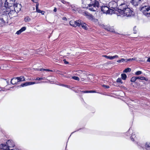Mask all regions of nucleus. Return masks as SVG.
I'll return each instance as SVG.
<instances>
[{
    "instance_id": "1",
    "label": "nucleus",
    "mask_w": 150,
    "mask_h": 150,
    "mask_svg": "<svg viewBox=\"0 0 150 150\" xmlns=\"http://www.w3.org/2000/svg\"><path fill=\"white\" fill-rule=\"evenodd\" d=\"M132 13V11L128 7V4L126 3H121L119 6L117 11H115L117 16L122 17L131 16L133 15Z\"/></svg>"
},
{
    "instance_id": "2",
    "label": "nucleus",
    "mask_w": 150,
    "mask_h": 150,
    "mask_svg": "<svg viewBox=\"0 0 150 150\" xmlns=\"http://www.w3.org/2000/svg\"><path fill=\"white\" fill-rule=\"evenodd\" d=\"M82 7L83 8H88L92 11H95L98 8L99 4L96 0H81Z\"/></svg>"
},
{
    "instance_id": "3",
    "label": "nucleus",
    "mask_w": 150,
    "mask_h": 150,
    "mask_svg": "<svg viewBox=\"0 0 150 150\" xmlns=\"http://www.w3.org/2000/svg\"><path fill=\"white\" fill-rule=\"evenodd\" d=\"M140 11L145 16L148 18H150V6H146L142 7Z\"/></svg>"
},
{
    "instance_id": "4",
    "label": "nucleus",
    "mask_w": 150,
    "mask_h": 150,
    "mask_svg": "<svg viewBox=\"0 0 150 150\" xmlns=\"http://www.w3.org/2000/svg\"><path fill=\"white\" fill-rule=\"evenodd\" d=\"M15 0H10V13H16V10L18 11L17 6L18 4H15Z\"/></svg>"
},
{
    "instance_id": "5",
    "label": "nucleus",
    "mask_w": 150,
    "mask_h": 150,
    "mask_svg": "<svg viewBox=\"0 0 150 150\" xmlns=\"http://www.w3.org/2000/svg\"><path fill=\"white\" fill-rule=\"evenodd\" d=\"M75 11H78L79 13H82V11L80 9V8H77L74 10ZM83 14L86 16V17L91 21H93L94 20V17L91 14L89 13L86 11L83 12Z\"/></svg>"
},
{
    "instance_id": "6",
    "label": "nucleus",
    "mask_w": 150,
    "mask_h": 150,
    "mask_svg": "<svg viewBox=\"0 0 150 150\" xmlns=\"http://www.w3.org/2000/svg\"><path fill=\"white\" fill-rule=\"evenodd\" d=\"M123 1L122 0H120L118 1L117 2V3L115 1H112L109 3L108 6L110 8H112L114 10H115V9H117V8L118 6V5H120V4L122 3V2Z\"/></svg>"
},
{
    "instance_id": "7",
    "label": "nucleus",
    "mask_w": 150,
    "mask_h": 150,
    "mask_svg": "<svg viewBox=\"0 0 150 150\" xmlns=\"http://www.w3.org/2000/svg\"><path fill=\"white\" fill-rule=\"evenodd\" d=\"M9 147L7 142L6 144H0V150H9Z\"/></svg>"
},
{
    "instance_id": "8",
    "label": "nucleus",
    "mask_w": 150,
    "mask_h": 150,
    "mask_svg": "<svg viewBox=\"0 0 150 150\" xmlns=\"http://www.w3.org/2000/svg\"><path fill=\"white\" fill-rule=\"evenodd\" d=\"M80 21V20L76 21H72L70 22V24L73 27H76V26L79 27V23Z\"/></svg>"
},
{
    "instance_id": "9",
    "label": "nucleus",
    "mask_w": 150,
    "mask_h": 150,
    "mask_svg": "<svg viewBox=\"0 0 150 150\" xmlns=\"http://www.w3.org/2000/svg\"><path fill=\"white\" fill-rule=\"evenodd\" d=\"M109 7L106 6H103L101 7V11L103 13L107 14L110 13L109 12Z\"/></svg>"
},
{
    "instance_id": "10",
    "label": "nucleus",
    "mask_w": 150,
    "mask_h": 150,
    "mask_svg": "<svg viewBox=\"0 0 150 150\" xmlns=\"http://www.w3.org/2000/svg\"><path fill=\"white\" fill-rule=\"evenodd\" d=\"M141 0H131L130 3L133 5L136 6L138 5L141 2Z\"/></svg>"
},
{
    "instance_id": "11",
    "label": "nucleus",
    "mask_w": 150,
    "mask_h": 150,
    "mask_svg": "<svg viewBox=\"0 0 150 150\" xmlns=\"http://www.w3.org/2000/svg\"><path fill=\"white\" fill-rule=\"evenodd\" d=\"M101 25L102 27H103L105 30H108V31H110L112 32H113L114 31V30L109 25L105 26L102 25Z\"/></svg>"
},
{
    "instance_id": "12",
    "label": "nucleus",
    "mask_w": 150,
    "mask_h": 150,
    "mask_svg": "<svg viewBox=\"0 0 150 150\" xmlns=\"http://www.w3.org/2000/svg\"><path fill=\"white\" fill-rule=\"evenodd\" d=\"M79 23H80L79 24V26H81L85 30L87 29V27L86 25V23H83L82 21L80 20V21H79Z\"/></svg>"
},
{
    "instance_id": "13",
    "label": "nucleus",
    "mask_w": 150,
    "mask_h": 150,
    "mask_svg": "<svg viewBox=\"0 0 150 150\" xmlns=\"http://www.w3.org/2000/svg\"><path fill=\"white\" fill-rule=\"evenodd\" d=\"M35 83L34 82H26L25 83H23L21 85V86L22 87H24L25 86H27L30 85H32L35 84Z\"/></svg>"
},
{
    "instance_id": "14",
    "label": "nucleus",
    "mask_w": 150,
    "mask_h": 150,
    "mask_svg": "<svg viewBox=\"0 0 150 150\" xmlns=\"http://www.w3.org/2000/svg\"><path fill=\"white\" fill-rule=\"evenodd\" d=\"M103 56L105 57L106 58L108 59H112L115 58H118V56L117 55H115V56H110L104 55Z\"/></svg>"
},
{
    "instance_id": "15",
    "label": "nucleus",
    "mask_w": 150,
    "mask_h": 150,
    "mask_svg": "<svg viewBox=\"0 0 150 150\" xmlns=\"http://www.w3.org/2000/svg\"><path fill=\"white\" fill-rule=\"evenodd\" d=\"M18 82V79L17 78H14L12 79L11 81V83L13 84H14L17 83Z\"/></svg>"
},
{
    "instance_id": "16",
    "label": "nucleus",
    "mask_w": 150,
    "mask_h": 150,
    "mask_svg": "<svg viewBox=\"0 0 150 150\" xmlns=\"http://www.w3.org/2000/svg\"><path fill=\"white\" fill-rule=\"evenodd\" d=\"M145 148L146 150H150V142H146L145 144Z\"/></svg>"
},
{
    "instance_id": "17",
    "label": "nucleus",
    "mask_w": 150,
    "mask_h": 150,
    "mask_svg": "<svg viewBox=\"0 0 150 150\" xmlns=\"http://www.w3.org/2000/svg\"><path fill=\"white\" fill-rule=\"evenodd\" d=\"M130 138L132 141L135 140L136 139L135 135L133 133H132V134H131Z\"/></svg>"
},
{
    "instance_id": "18",
    "label": "nucleus",
    "mask_w": 150,
    "mask_h": 150,
    "mask_svg": "<svg viewBox=\"0 0 150 150\" xmlns=\"http://www.w3.org/2000/svg\"><path fill=\"white\" fill-rule=\"evenodd\" d=\"M109 8H110L109 7ZM110 8H109V12L110 13H108V14H112L113 13H115V11H117L118 9L117 10L116 9H115V10H114V9H111Z\"/></svg>"
},
{
    "instance_id": "19",
    "label": "nucleus",
    "mask_w": 150,
    "mask_h": 150,
    "mask_svg": "<svg viewBox=\"0 0 150 150\" xmlns=\"http://www.w3.org/2000/svg\"><path fill=\"white\" fill-rule=\"evenodd\" d=\"M18 79V82L22 81L25 80V78L22 76H21L20 77H17Z\"/></svg>"
},
{
    "instance_id": "20",
    "label": "nucleus",
    "mask_w": 150,
    "mask_h": 150,
    "mask_svg": "<svg viewBox=\"0 0 150 150\" xmlns=\"http://www.w3.org/2000/svg\"><path fill=\"white\" fill-rule=\"evenodd\" d=\"M31 20V19L30 18H29V16H26V17L24 19V21L25 22H28L30 21Z\"/></svg>"
},
{
    "instance_id": "21",
    "label": "nucleus",
    "mask_w": 150,
    "mask_h": 150,
    "mask_svg": "<svg viewBox=\"0 0 150 150\" xmlns=\"http://www.w3.org/2000/svg\"><path fill=\"white\" fill-rule=\"evenodd\" d=\"M15 146V144L13 142L11 139H10V147H13Z\"/></svg>"
},
{
    "instance_id": "22",
    "label": "nucleus",
    "mask_w": 150,
    "mask_h": 150,
    "mask_svg": "<svg viewBox=\"0 0 150 150\" xmlns=\"http://www.w3.org/2000/svg\"><path fill=\"white\" fill-rule=\"evenodd\" d=\"M122 79L124 80H125L127 78V75L125 74H122L121 75Z\"/></svg>"
},
{
    "instance_id": "23",
    "label": "nucleus",
    "mask_w": 150,
    "mask_h": 150,
    "mask_svg": "<svg viewBox=\"0 0 150 150\" xmlns=\"http://www.w3.org/2000/svg\"><path fill=\"white\" fill-rule=\"evenodd\" d=\"M131 71V69L129 68H127L125 69L123 71V72L127 73Z\"/></svg>"
},
{
    "instance_id": "24",
    "label": "nucleus",
    "mask_w": 150,
    "mask_h": 150,
    "mask_svg": "<svg viewBox=\"0 0 150 150\" xmlns=\"http://www.w3.org/2000/svg\"><path fill=\"white\" fill-rule=\"evenodd\" d=\"M137 79H139L143 80H145V78L143 76H137L136 77Z\"/></svg>"
},
{
    "instance_id": "25",
    "label": "nucleus",
    "mask_w": 150,
    "mask_h": 150,
    "mask_svg": "<svg viewBox=\"0 0 150 150\" xmlns=\"http://www.w3.org/2000/svg\"><path fill=\"white\" fill-rule=\"evenodd\" d=\"M126 62V59H124L122 58L121 59L118 60L117 61V62L118 63H121L124 62Z\"/></svg>"
},
{
    "instance_id": "26",
    "label": "nucleus",
    "mask_w": 150,
    "mask_h": 150,
    "mask_svg": "<svg viewBox=\"0 0 150 150\" xmlns=\"http://www.w3.org/2000/svg\"><path fill=\"white\" fill-rule=\"evenodd\" d=\"M137 79L136 77H133L131 79V81L132 82H134Z\"/></svg>"
},
{
    "instance_id": "27",
    "label": "nucleus",
    "mask_w": 150,
    "mask_h": 150,
    "mask_svg": "<svg viewBox=\"0 0 150 150\" xmlns=\"http://www.w3.org/2000/svg\"><path fill=\"white\" fill-rule=\"evenodd\" d=\"M72 78L76 80L77 81H79V77L76 76H73L72 77Z\"/></svg>"
},
{
    "instance_id": "28",
    "label": "nucleus",
    "mask_w": 150,
    "mask_h": 150,
    "mask_svg": "<svg viewBox=\"0 0 150 150\" xmlns=\"http://www.w3.org/2000/svg\"><path fill=\"white\" fill-rule=\"evenodd\" d=\"M136 58H130L129 59H126V62H127V61H132L133 60H135Z\"/></svg>"
},
{
    "instance_id": "29",
    "label": "nucleus",
    "mask_w": 150,
    "mask_h": 150,
    "mask_svg": "<svg viewBox=\"0 0 150 150\" xmlns=\"http://www.w3.org/2000/svg\"><path fill=\"white\" fill-rule=\"evenodd\" d=\"M26 29V28L25 27H23L20 30L21 33H22L23 31H24Z\"/></svg>"
},
{
    "instance_id": "30",
    "label": "nucleus",
    "mask_w": 150,
    "mask_h": 150,
    "mask_svg": "<svg viewBox=\"0 0 150 150\" xmlns=\"http://www.w3.org/2000/svg\"><path fill=\"white\" fill-rule=\"evenodd\" d=\"M26 29V28L25 27H23L20 30L21 33H22L23 31H24Z\"/></svg>"
},
{
    "instance_id": "31",
    "label": "nucleus",
    "mask_w": 150,
    "mask_h": 150,
    "mask_svg": "<svg viewBox=\"0 0 150 150\" xmlns=\"http://www.w3.org/2000/svg\"><path fill=\"white\" fill-rule=\"evenodd\" d=\"M40 70L41 71H52V70L49 69H40Z\"/></svg>"
},
{
    "instance_id": "32",
    "label": "nucleus",
    "mask_w": 150,
    "mask_h": 150,
    "mask_svg": "<svg viewBox=\"0 0 150 150\" xmlns=\"http://www.w3.org/2000/svg\"><path fill=\"white\" fill-rule=\"evenodd\" d=\"M117 82L118 83H122V81L121 79L120 78H118L117 80Z\"/></svg>"
},
{
    "instance_id": "33",
    "label": "nucleus",
    "mask_w": 150,
    "mask_h": 150,
    "mask_svg": "<svg viewBox=\"0 0 150 150\" xmlns=\"http://www.w3.org/2000/svg\"><path fill=\"white\" fill-rule=\"evenodd\" d=\"M142 73V72L141 71H137L136 72L135 74L137 75H138L141 74Z\"/></svg>"
},
{
    "instance_id": "34",
    "label": "nucleus",
    "mask_w": 150,
    "mask_h": 150,
    "mask_svg": "<svg viewBox=\"0 0 150 150\" xmlns=\"http://www.w3.org/2000/svg\"><path fill=\"white\" fill-rule=\"evenodd\" d=\"M133 31L134 33V34L136 33L137 30H136V26H134L133 28Z\"/></svg>"
},
{
    "instance_id": "35",
    "label": "nucleus",
    "mask_w": 150,
    "mask_h": 150,
    "mask_svg": "<svg viewBox=\"0 0 150 150\" xmlns=\"http://www.w3.org/2000/svg\"><path fill=\"white\" fill-rule=\"evenodd\" d=\"M81 92L84 93H90V91H81Z\"/></svg>"
},
{
    "instance_id": "36",
    "label": "nucleus",
    "mask_w": 150,
    "mask_h": 150,
    "mask_svg": "<svg viewBox=\"0 0 150 150\" xmlns=\"http://www.w3.org/2000/svg\"><path fill=\"white\" fill-rule=\"evenodd\" d=\"M102 86L105 87L106 88H108L110 87L104 84L102 85Z\"/></svg>"
},
{
    "instance_id": "37",
    "label": "nucleus",
    "mask_w": 150,
    "mask_h": 150,
    "mask_svg": "<svg viewBox=\"0 0 150 150\" xmlns=\"http://www.w3.org/2000/svg\"><path fill=\"white\" fill-rule=\"evenodd\" d=\"M44 79H43L42 78H37L36 79V80H43Z\"/></svg>"
},
{
    "instance_id": "38",
    "label": "nucleus",
    "mask_w": 150,
    "mask_h": 150,
    "mask_svg": "<svg viewBox=\"0 0 150 150\" xmlns=\"http://www.w3.org/2000/svg\"><path fill=\"white\" fill-rule=\"evenodd\" d=\"M21 33V31H20V30L16 32V34L17 35H19Z\"/></svg>"
},
{
    "instance_id": "39",
    "label": "nucleus",
    "mask_w": 150,
    "mask_h": 150,
    "mask_svg": "<svg viewBox=\"0 0 150 150\" xmlns=\"http://www.w3.org/2000/svg\"><path fill=\"white\" fill-rule=\"evenodd\" d=\"M63 61L64 62V63L65 64H68V62L66 61V60L65 59H64L63 60Z\"/></svg>"
},
{
    "instance_id": "40",
    "label": "nucleus",
    "mask_w": 150,
    "mask_h": 150,
    "mask_svg": "<svg viewBox=\"0 0 150 150\" xmlns=\"http://www.w3.org/2000/svg\"><path fill=\"white\" fill-rule=\"evenodd\" d=\"M38 4H37L36 6V11L38 9Z\"/></svg>"
},
{
    "instance_id": "41",
    "label": "nucleus",
    "mask_w": 150,
    "mask_h": 150,
    "mask_svg": "<svg viewBox=\"0 0 150 150\" xmlns=\"http://www.w3.org/2000/svg\"><path fill=\"white\" fill-rule=\"evenodd\" d=\"M96 92L94 91H90V93H94Z\"/></svg>"
},
{
    "instance_id": "42",
    "label": "nucleus",
    "mask_w": 150,
    "mask_h": 150,
    "mask_svg": "<svg viewBox=\"0 0 150 150\" xmlns=\"http://www.w3.org/2000/svg\"><path fill=\"white\" fill-rule=\"evenodd\" d=\"M41 11H41L40 10L38 9L36 11V12H38V13H40V12Z\"/></svg>"
},
{
    "instance_id": "43",
    "label": "nucleus",
    "mask_w": 150,
    "mask_h": 150,
    "mask_svg": "<svg viewBox=\"0 0 150 150\" xmlns=\"http://www.w3.org/2000/svg\"><path fill=\"white\" fill-rule=\"evenodd\" d=\"M61 86H64L65 87H68V86L67 85H65L64 84H62L61 85Z\"/></svg>"
},
{
    "instance_id": "44",
    "label": "nucleus",
    "mask_w": 150,
    "mask_h": 150,
    "mask_svg": "<svg viewBox=\"0 0 150 150\" xmlns=\"http://www.w3.org/2000/svg\"><path fill=\"white\" fill-rule=\"evenodd\" d=\"M6 13V14H8V15L9 14V12H8V11H6V12H5V13Z\"/></svg>"
},
{
    "instance_id": "45",
    "label": "nucleus",
    "mask_w": 150,
    "mask_h": 150,
    "mask_svg": "<svg viewBox=\"0 0 150 150\" xmlns=\"http://www.w3.org/2000/svg\"><path fill=\"white\" fill-rule=\"evenodd\" d=\"M34 3H37L38 1V0H31Z\"/></svg>"
},
{
    "instance_id": "46",
    "label": "nucleus",
    "mask_w": 150,
    "mask_h": 150,
    "mask_svg": "<svg viewBox=\"0 0 150 150\" xmlns=\"http://www.w3.org/2000/svg\"><path fill=\"white\" fill-rule=\"evenodd\" d=\"M41 13V14H42V15H44V13H45V12L43 11H41L40 12Z\"/></svg>"
},
{
    "instance_id": "47",
    "label": "nucleus",
    "mask_w": 150,
    "mask_h": 150,
    "mask_svg": "<svg viewBox=\"0 0 150 150\" xmlns=\"http://www.w3.org/2000/svg\"><path fill=\"white\" fill-rule=\"evenodd\" d=\"M57 11V9L56 8H54L53 10L54 11V12H56Z\"/></svg>"
},
{
    "instance_id": "48",
    "label": "nucleus",
    "mask_w": 150,
    "mask_h": 150,
    "mask_svg": "<svg viewBox=\"0 0 150 150\" xmlns=\"http://www.w3.org/2000/svg\"><path fill=\"white\" fill-rule=\"evenodd\" d=\"M147 61L148 62H150V57H149L148 58V59L147 60Z\"/></svg>"
},
{
    "instance_id": "49",
    "label": "nucleus",
    "mask_w": 150,
    "mask_h": 150,
    "mask_svg": "<svg viewBox=\"0 0 150 150\" xmlns=\"http://www.w3.org/2000/svg\"><path fill=\"white\" fill-rule=\"evenodd\" d=\"M63 19L64 20H67V18L65 17L63 18Z\"/></svg>"
},
{
    "instance_id": "50",
    "label": "nucleus",
    "mask_w": 150,
    "mask_h": 150,
    "mask_svg": "<svg viewBox=\"0 0 150 150\" xmlns=\"http://www.w3.org/2000/svg\"><path fill=\"white\" fill-rule=\"evenodd\" d=\"M132 132V130H131L130 128H129L128 131V132Z\"/></svg>"
},
{
    "instance_id": "51",
    "label": "nucleus",
    "mask_w": 150,
    "mask_h": 150,
    "mask_svg": "<svg viewBox=\"0 0 150 150\" xmlns=\"http://www.w3.org/2000/svg\"><path fill=\"white\" fill-rule=\"evenodd\" d=\"M10 150H19L17 149H10Z\"/></svg>"
},
{
    "instance_id": "52",
    "label": "nucleus",
    "mask_w": 150,
    "mask_h": 150,
    "mask_svg": "<svg viewBox=\"0 0 150 150\" xmlns=\"http://www.w3.org/2000/svg\"><path fill=\"white\" fill-rule=\"evenodd\" d=\"M79 72L80 73H81V72H82V71H79Z\"/></svg>"
},
{
    "instance_id": "53",
    "label": "nucleus",
    "mask_w": 150,
    "mask_h": 150,
    "mask_svg": "<svg viewBox=\"0 0 150 150\" xmlns=\"http://www.w3.org/2000/svg\"><path fill=\"white\" fill-rule=\"evenodd\" d=\"M6 82H7V83H8V81H6Z\"/></svg>"
},
{
    "instance_id": "54",
    "label": "nucleus",
    "mask_w": 150,
    "mask_h": 150,
    "mask_svg": "<svg viewBox=\"0 0 150 150\" xmlns=\"http://www.w3.org/2000/svg\"><path fill=\"white\" fill-rule=\"evenodd\" d=\"M9 141V140H8V141H8V142Z\"/></svg>"
},
{
    "instance_id": "55",
    "label": "nucleus",
    "mask_w": 150,
    "mask_h": 150,
    "mask_svg": "<svg viewBox=\"0 0 150 150\" xmlns=\"http://www.w3.org/2000/svg\"><path fill=\"white\" fill-rule=\"evenodd\" d=\"M128 132H127V135H128Z\"/></svg>"
},
{
    "instance_id": "56",
    "label": "nucleus",
    "mask_w": 150,
    "mask_h": 150,
    "mask_svg": "<svg viewBox=\"0 0 150 150\" xmlns=\"http://www.w3.org/2000/svg\"><path fill=\"white\" fill-rule=\"evenodd\" d=\"M74 132H72V133H71V134H72V133H73Z\"/></svg>"
}]
</instances>
